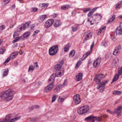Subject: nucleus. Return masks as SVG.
Listing matches in <instances>:
<instances>
[{"mask_svg":"<svg viewBox=\"0 0 122 122\" xmlns=\"http://www.w3.org/2000/svg\"><path fill=\"white\" fill-rule=\"evenodd\" d=\"M34 66H36V67H38V66L37 64V62H36L35 63H34Z\"/></svg>","mask_w":122,"mask_h":122,"instance_id":"obj_59","label":"nucleus"},{"mask_svg":"<svg viewBox=\"0 0 122 122\" xmlns=\"http://www.w3.org/2000/svg\"><path fill=\"white\" fill-rule=\"evenodd\" d=\"M66 81V80H65L64 81V82H63V84H62V85L61 86H64V85H65V82Z\"/></svg>","mask_w":122,"mask_h":122,"instance_id":"obj_64","label":"nucleus"},{"mask_svg":"<svg viewBox=\"0 0 122 122\" xmlns=\"http://www.w3.org/2000/svg\"><path fill=\"white\" fill-rule=\"evenodd\" d=\"M79 27L77 25H73L71 27L72 30L74 32L76 31L79 28Z\"/></svg>","mask_w":122,"mask_h":122,"instance_id":"obj_22","label":"nucleus"},{"mask_svg":"<svg viewBox=\"0 0 122 122\" xmlns=\"http://www.w3.org/2000/svg\"><path fill=\"white\" fill-rule=\"evenodd\" d=\"M116 32V35H122V23H120L119 26L117 28Z\"/></svg>","mask_w":122,"mask_h":122,"instance_id":"obj_12","label":"nucleus"},{"mask_svg":"<svg viewBox=\"0 0 122 122\" xmlns=\"http://www.w3.org/2000/svg\"><path fill=\"white\" fill-rule=\"evenodd\" d=\"M90 10V8H85L83 10V11L84 13H86Z\"/></svg>","mask_w":122,"mask_h":122,"instance_id":"obj_37","label":"nucleus"},{"mask_svg":"<svg viewBox=\"0 0 122 122\" xmlns=\"http://www.w3.org/2000/svg\"><path fill=\"white\" fill-rule=\"evenodd\" d=\"M85 120L87 121L91 120L92 122H95V121L99 122L101 120V118L100 117H97L91 115L86 118Z\"/></svg>","mask_w":122,"mask_h":122,"instance_id":"obj_6","label":"nucleus"},{"mask_svg":"<svg viewBox=\"0 0 122 122\" xmlns=\"http://www.w3.org/2000/svg\"><path fill=\"white\" fill-rule=\"evenodd\" d=\"M39 120V119L38 117H36L35 118L32 119L31 121L33 122H36L38 121Z\"/></svg>","mask_w":122,"mask_h":122,"instance_id":"obj_41","label":"nucleus"},{"mask_svg":"<svg viewBox=\"0 0 122 122\" xmlns=\"http://www.w3.org/2000/svg\"><path fill=\"white\" fill-rule=\"evenodd\" d=\"M70 8V5H66L62 6L61 7V9L62 10H65L66 9H68Z\"/></svg>","mask_w":122,"mask_h":122,"instance_id":"obj_28","label":"nucleus"},{"mask_svg":"<svg viewBox=\"0 0 122 122\" xmlns=\"http://www.w3.org/2000/svg\"><path fill=\"white\" fill-rule=\"evenodd\" d=\"M122 73V66L121 67L120 70H118V74L115 76L112 79L111 83L112 84L114 82L117 81L120 75H121Z\"/></svg>","mask_w":122,"mask_h":122,"instance_id":"obj_9","label":"nucleus"},{"mask_svg":"<svg viewBox=\"0 0 122 122\" xmlns=\"http://www.w3.org/2000/svg\"><path fill=\"white\" fill-rule=\"evenodd\" d=\"M83 76V74L82 73H80L78 74V75L76 76V80L77 81H79L81 80Z\"/></svg>","mask_w":122,"mask_h":122,"instance_id":"obj_18","label":"nucleus"},{"mask_svg":"<svg viewBox=\"0 0 122 122\" xmlns=\"http://www.w3.org/2000/svg\"><path fill=\"white\" fill-rule=\"evenodd\" d=\"M94 80L95 81V82L97 83H99L97 87V89L102 87L101 88L102 90H101L100 91V92H103L104 91L105 87V85L106 83H107L109 81V80L107 79L101 83H99L100 82L101 80L100 79L98 78H96V76L94 79Z\"/></svg>","mask_w":122,"mask_h":122,"instance_id":"obj_3","label":"nucleus"},{"mask_svg":"<svg viewBox=\"0 0 122 122\" xmlns=\"http://www.w3.org/2000/svg\"><path fill=\"white\" fill-rule=\"evenodd\" d=\"M113 21L112 20V19H111V18H110L108 21V23H110L111 24L112 23Z\"/></svg>","mask_w":122,"mask_h":122,"instance_id":"obj_54","label":"nucleus"},{"mask_svg":"<svg viewBox=\"0 0 122 122\" xmlns=\"http://www.w3.org/2000/svg\"><path fill=\"white\" fill-rule=\"evenodd\" d=\"M35 108H38L39 107V106L38 105H35L34 106Z\"/></svg>","mask_w":122,"mask_h":122,"instance_id":"obj_62","label":"nucleus"},{"mask_svg":"<svg viewBox=\"0 0 122 122\" xmlns=\"http://www.w3.org/2000/svg\"><path fill=\"white\" fill-rule=\"evenodd\" d=\"M64 99L62 98H60V97H59V98L58 99V102H62L64 101Z\"/></svg>","mask_w":122,"mask_h":122,"instance_id":"obj_44","label":"nucleus"},{"mask_svg":"<svg viewBox=\"0 0 122 122\" xmlns=\"http://www.w3.org/2000/svg\"><path fill=\"white\" fill-rule=\"evenodd\" d=\"M34 25H30V27L31 28V29H33V28H34Z\"/></svg>","mask_w":122,"mask_h":122,"instance_id":"obj_63","label":"nucleus"},{"mask_svg":"<svg viewBox=\"0 0 122 122\" xmlns=\"http://www.w3.org/2000/svg\"><path fill=\"white\" fill-rule=\"evenodd\" d=\"M0 28L1 29L3 30H4L5 28V26L4 25H2L0 26Z\"/></svg>","mask_w":122,"mask_h":122,"instance_id":"obj_52","label":"nucleus"},{"mask_svg":"<svg viewBox=\"0 0 122 122\" xmlns=\"http://www.w3.org/2000/svg\"><path fill=\"white\" fill-rule=\"evenodd\" d=\"M101 58L98 57L94 62L93 65L95 67L97 68L99 66L101 61Z\"/></svg>","mask_w":122,"mask_h":122,"instance_id":"obj_14","label":"nucleus"},{"mask_svg":"<svg viewBox=\"0 0 122 122\" xmlns=\"http://www.w3.org/2000/svg\"><path fill=\"white\" fill-rule=\"evenodd\" d=\"M40 32V30H37L35 31L34 33L33 34V36H34L38 32Z\"/></svg>","mask_w":122,"mask_h":122,"instance_id":"obj_45","label":"nucleus"},{"mask_svg":"<svg viewBox=\"0 0 122 122\" xmlns=\"http://www.w3.org/2000/svg\"><path fill=\"white\" fill-rule=\"evenodd\" d=\"M55 73H53L51 76L50 78L49 79L48 81L49 82L51 81L53 84V82L54 81L55 78Z\"/></svg>","mask_w":122,"mask_h":122,"instance_id":"obj_20","label":"nucleus"},{"mask_svg":"<svg viewBox=\"0 0 122 122\" xmlns=\"http://www.w3.org/2000/svg\"><path fill=\"white\" fill-rule=\"evenodd\" d=\"M113 94L117 95H120L122 94V92L118 91H114L113 92Z\"/></svg>","mask_w":122,"mask_h":122,"instance_id":"obj_30","label":"nucleus"},{"mask_svg":"<svg viewBox=\"0 0 122 122\" xmlns=\"http://www.w3.org/2000/svg\"><path fill=\"white\" fill-rule=\"evenodd\" d=\"M75 51L74 50H72L69 53V55L70 57H72L74 55Z\"/></svg>","mask_w":122,"mask_h":122,"instance_id":"obj_34","label":"nucleus"},{"mask_svg":"<svg viewBox=\"0 0 122 122\" xmlns=\"http://www.w3.org/2000/svg\"><path fill=\"white\" fill-rule=\"evenodd\" d=\"M94 41H93L92 43V44L91 45V47H90V50H91V51H92V48H93V47L94 46Z\"/></svg>","mask_w":122,"mask_h":122,"instance_id":"obj_49","label":"nucleus"},{"mask_svg":"<svg viewBox=\"0 0 122 122\" xmlns=\"http://www.w3.org/2000/svg\"><path fill=\"white\" fill-rule=\"evenodd\" d=\"M18 54V52L16 51L13 52L11 53L10 55V58L12 59H14Z\"/></svg>","mask_w":122,"mask_h":122,"instance_id":"obj_25","label":"nucleus"},{"mask_svg":"<svg viewBox=\"0 0 122 122\" xmlns=\"http://www.w3.org/2000/svg\"><path fill=\"white\" fill-rule=\"evenodd\" d=\"M62 85V84H59V85L57 86L56 88H55L54 90V91L55 92H59L60 89V87H61V86Z\"/></svg>","mask_w":122,"mask_h":122,"instance_id":"obj_23","label":"nucleus"},{"mask_svg":"<svg viewBox=\"0 0 122 122\" xmlns=\"http://www.w3.org/2000/svg\"><path fill=\"white\" fill-rule=\"evenodd\" d=\"M42 7H47L48 5V4L47 3H43L41 4Z\"/></svg>","mask_w":122,"mask_h":122,"instance_id":"obj_47","label":"nucleus"},{"mask_svg":"<svg viewBox=\"0 0 122 122\" xmlns=\"http://www.w3.org/2000/svg\"><path fill=\"white\" fill-rule=\"evenodd\" d=\"M107 112H108L111 114H114V112H113L112 111H111L109 109H108L107 111Z\"/></svg>","mask_w":122,"mask_h":122,"instance_id":"obj_43","label":"nucleus"},{"mask_svg":"<svg viewBox=\"0 0 122 122\" xmlns=\"http://www.w3.org/2000/svg\"><path fill=\"white\" fill-rule=\"evenodd\" d=\"M86 36L84 39V41H86L87 40L91 38L92 35V32H90L88 33H85Z\"/></svg>","mask_w":122,"mask_h":122,"instance_id":"obj_15","label":"nucleus"},{"mask_svg":"<svg viewBox=\"0 0 122 122\" xmlns=\"http://www.w3.org/2000/svg\"><path fill=\"white\" fill-rule=\"evenodd\" d=\"M73 99V101L76 104H78L80 103L81 101L80 95L79 94H77L74 96Z\"/></svg>","mask_w":122,"mask_h":122,"instance_id":"obj_10","label":"nucleus"},{"mask_svg":"<svg viewBox=\"0 0 122 122\" xmlns=\"http://www.w3.org/2000/svg\"><path fill=\"white\" fill-rule=\"evenodd\" d=\"M106 28V26H104L101 29H100L99 30V31H98V33H100L104 31L105 30Z\"/></svg>","mask_w":122,"mask_h":122,"instance_id":"obj_32","label":"nucleus"},{"mask_svg":"<svg viewBox=\"0 0 122 122\" xmlns=\"http://www.w3.org/2000/svg\"><path fill=\"white\" fill-rule=\"evenodd\" d=\"M71 47V46L69 44H67L65 46L64 48V51L65 52H67L68 51L69 49V48Z\"/></svg>","mask_w":122,"mask_h":122,"instance_id":"obj_27","label":"nucleus"},{"mask_svg":"<svg viewBox=\"0 0 122 122\" xmlns=\"http://www.w3.org/2000/svg\"><path fill=\"white\" fill-rule=\"evenodd\" d=\"M56 95H54L52 97V102H54L56 99Z\"/></svg>","mask_w":122,"mask_h":122,"instance_id":"obj_40","label":"nucleus"},{"mask_svg":"<svg viewBox=\"0 0 122 122\" xmlns=\"http://www.w3.org/2000/svg\"><path fill=\"white\" fill-rule=\"evenodd\" d=\"M58 50V46L56 45L51 47L49 50V53L50 55L53 56L57 53Z\"/></svg>","mask_w":122,"mask_h":122,"instance_id":"obj_5","label":"nucleus"},{"mask_svg":"<svg viewBox=\"0 0 122 122\" xmlns=\"http://www.w3.org/2000/svg\"><path fill=\"white\" fill-rule=\"evenodd\" d=\"M58 14L57 13H54L52 16L54 17H55L58 15Z\"/></svg>","mask_w":122,"mask_h":122,"instance_id":"obj_60","label":"nucleus"},{"mask_svg":"<svg viewBox=\"0 0 122 122\" xmlns=\"http://www.w3.org/2000/svg\"><path fill=\"white\" fill-rule=\"evenodd\" d=\"M54 86V85L52 83H51L50 84L47 86L44 90V92H48L52 89Z\"/></svg>","mask_w":122,"mask_h":122,"instance_id":"obj_13","label":"nucleus"},{"mask_svg":"<svg viewBox=\"0 0 122 122\" xmlns=\"http://www.w3.org/2000/svg\"><path fill=\"white\" fill-rule=\"evenodd\" d=\"M91 52V51L88 52L84 54L82 58V59H83L82 60L84 59L85 58L87 57L90 54Z\"/></svg>","mask_w":122,"mask_h":122,"instance_id":"obj_31","label":"nucleus"},{"mask_svg":"<svg viewBox=\"0 0 122 122\" xmlns=\"http://www.w3.org/2000/svg\"><path fill=\"white\" fill-rule=\"evenodd\" d=\"M15 91H12L11 89L6 91L5 92L0 94V100L4 98V99L6 102L12 100L13 95L15 93Z\"/></svg>","mask_w":122,"mask_h":122,"instance_id":"obj_2","label":"nucleus"},{"mask_svg":"<svg viewBox=\"0 0 122 122\" xmlns=\"http://www.w3.org/2000/svg\"><path fill=\"white\" fill-rule=\"evenodd\" d=\"M25 24H26V28H27L29 27V26L30 25V22H27L25 23Z\"/></svg>","mask_w":122,"mask_h":122,"instance_id":"obj_50","label":"nucleus"},{"mask_svg":"<svg viewBox=\"0 0 122 122\" xmlns=\"http://www.w3.org/2000/svg\"><path fill=\"white\" fill-rule=\"evenodd\" d=\"M46 15H41L38 20V21L40 23L42 22L46 18Z\"/></svg>","mask_w":122,"mask_h":122,"instance_id":"obj_17","label":"nucleus"},{"mask_svg":"<svg viewBox=\"0 0 122 122\" xmlns=\"http://www.w3.org/2000/svg\"><path fill=\"white\" fill-rule=\"evenodd\" d=\"M35 69V67L34 66H30L29 69H28V71H32Z\"/></svg>","mask_w":122,"mask_h":122,"instance_id":"obj_33","label":"nucleus"},{"mask_svg":"<svg viewBox=\"0 0 122 122\" xmlns=\"http://www.w3.org/2000/svg\"><path fill=\"white\" fill-rule=\"evenodd\" d=\"M118 52V50L115 49L114 51L113 54L114 55H116Z\"/></svg>","mask_w":122,"mask_h":122,"instance_id":"obj_38","label":"nucleus"},{"mask_svg":"<svg viewBox=\"0 0 122 122\" xmlns=\"http://www.w3.org/2000/svg\"><path fill=\"white\" fill-rule=\"evenodd\" d=\"M30 34L29 31L26 32L23 34V36L25 37H28L29 36Z\"/></svg>","mask_w":122,"mask_h":122,"instance_id":"obj_35","label":"nucleus"},{"mask_svg":"<svg viewBox=\"0 0 122 122\" xmlns=\"http://www.w3.org/2000/svg\"><path fill=\"white\" fill-rule=\"evenodd\" d=\"M5 51V50L3 48H0V54H3Z\"/></svg>","mask_w":122,"mask_h":122,"instance_id":"obj_39","label":"nucleus"},{"mask_svg":"<svg viewBox=\"0 0 122 122\" xmlns=\"http://www.w3.org/2000/svg\"><path fill=\"white\" fill-rule=\"evenodd\" d=\"M10 115L6 116L5 119H0V122H13L16 120L19 119L20 117H15L14 118L11 119V117Z\"/></svg>","mask_w":122,"mask_h":122,"instance_id":"obj_4","label":"nucleus"},{"mask_svg":"<svg viewBox=\"0 0 122 122\" xmlns=\"http://www.w3.org/2000/svg\"><path fill=\"white\" fill-rule=\"evenodd\" d=\"M37 10L38 8L36 7L32 8L30 9V10L31 12H36V11Z\"/></svg>","mask_w":122,"mask_h":122,"instance_id":"obj_36","label":"nucleus"},{"mask_svg":"<svg viewBox=\"0 0 122 122\" xmlns=\"http://www.w3.org/2000/svg\"><path fill=\"white\" fill-rule=\"evenodd\" d=\"M119 63V59L118 58H115L114 59L112 63L114 67L117 66Z\"/></svg>","mask_w":122,"mask_h":122,"instance_id":"obj_16","label":"nucleus"},{"mask_svg":"<svg viewBox=\"0 0 122 122\" xmlns=\"http://www.w3.org/2000/svg\"><path fill=\"white\" fill-rule=\"evenodd\" d=\"M21 26L23 27V30H24L26 28H26V24H21Z\"/></svg>","mask_w":122,"mask_h":122,"instance_id":"obj_51","label":"nucleus"},{"mask_svg":"<svg viewBox=\"0 0 122 122\" xmlns=\"http://www.w3.org/2000/svg\"><path fill=\"white\" fill-rule=\"evenodd\" d=\"M55 75V77H58L62 76L63 74L62 73L61 71H56V74Z\"/></svg>","mask_w":122,"mask_h":122,"instance_id":"obj_24","label":"nucleus"},{"mask_svg":"<svg viewBox=\"0 0 122 122\" xmlns=\"http://www.w3.org/2000/svg\"><path fill=\"white\" fill-rule=\"evenodd\" d=\"M61 24V21L59 20H57L55 21L53 25L54 27H57L60 26Z\"/></svg>","mask_w":122,"mask_h":122,"instance_id":"obj_19","label":"nucleus"},{"mask_svg":"<svg viewBox=\"0 0 122 122\" xmlns=\"http://www.w3.org/2000/svg\"><path fill=\"white\" fill-rule=\"evenodd\" d=\"M8 70L5 71L3 74V76H5L7 75L8 74Z\"/></svg>","mask_w":122,"mask_h":122,"instance_id":"obj_48","label":"nucleus"},{"mask_svg":"<svg viewBox=\"0 0 122 122\" xmlns=\"http://www.w3.org/2000/svg\"><path fill=\"white\" fill-rule=\"evenodd\" d=\"M64 63V61L62 60L58 62L56 65L55 66V68L56 71H61L62 66Z\"/></svg>","mask_w":122,"mask_h":122,"instance_id":"obj_8","label":"nucleus"},{"mask_svg":"<svg viewBox=\"0 0 122 122\" xmlns=\"http://www.w3.org/2000/svg\"><path fill=\"white\" fill-rule=\"evenodd\" d=\"M19 26H20L19 28L20 30L23 29V27L21 26V25H20Z\"/></svg>","mask_w":122,"mask_h":122,"instance_id":"obj_61","label":"nucleus"},{"mask_svg":"<svg viewBox=\"0 0 122 122\" xmlns=\"http://www.w3.org/2000/svg\"><path fill=\"white\" fill-rule=\"evenodd\" d=\"M10 1V0H5L4 1V4L6 5Z\"/></svg>","mask_w":122,"mask_h":122,"instance_id":"obj_53","label":"nucleus"},{"mask_svg":"<svg viewBox=\"0 0 122 122\" xmlns=\"http://www.w3.org/2000/svg\"><path fill=\"white\" fill-rule=\"evenodd\" d=\"M54 20L52 19H50L47 21L45 24V27L48 28L51 26L54 22Z\"/></svg>","mask_w":122,"mask_h":122,"instance_id":"obj_11","label":"nucleus"},{"mask_svg":"<svg viewBox=\"0 0 122 122\" xmlns=\"http://www.w3.org/2000/svg\"><path fill=\"white\" fill-rule=\"evenodd\" d=\"M81 61H78L76 66V67L77 68H78V66L80 65L81 64Z\"/></svg>","mask_w":122,"mask_h":122,"instance_id":"obj_42","label":"nucleus"},{"mask_svg":"<svg viewBox=\"0 0 122 122\" xmlns=\"http://www.w3.org/2000/svg\"><path fill=\"white\" fill-rule=\"evenodd\" d=\"M89 107L87 105L82 107L77 110L78 113L80 114H82L86 112L89 109Z\"/></svg>","mask_w":122,"mask_h":122,"instance_id":"obj_7","label":"nucleus"},{"mask_svg":"<svg viewBox=\"0 0 122 122\" xmlns=\"http://www.w3.org/2000/svg\"><path fill=\"white\" fill-rule=\"evenodd\" d=\"M121 111L119 112H118L117 113H116L117 114V116L118 117L119 116H121Z\"/></svg>","mask_w":122,"mask_h":122,"instance_id":"obj_56","label":"nucleus"},{"mask_svg":"<svg viewBox=\"0 0 122 122\" xmlns=\"http://www.w3.org/2000/svg\"><path fill=\"white\" fill-rule=\"evenodd\" d=\"M122 6V1H121L118 2L117 4L115 7L116 9L119 8Z\"/></svg>","mask_w":122,"mask_h":122,"instance_id":"obj_29","label":"nucleus"},{"mask_svg":"<svg viewBox=\"0 0 122 122\" xmlns=\"http://www.w3.org/2000/svg\"><path fill=\"white\" fill-rule=\"evenodd\" d=\"M122 109V107L119 106L116 109L114 110V114L115 113H117L121 111Z\"/></svg>","mask_w":122,"mask_h":122,"instance_id":"obj_21","label":"nucleus"},{"mask_svg":"<svg viewBox=\"0 0 122 122\" xmlns=\"http://www.w3.org/2000/svg\"><path fill=\"white\" fill-rule=\"evenodd\" d=\"M97 8V7H95L92 9L91 12H90L87 15L88 17V21H90L91 23V25H93L96 23L97 20H98L101 19L102 16L100 14H96L93 16V13Z\"/></svg>","mask_w":122,"mask_h":122,"instance_id":"obj_1","label":"nucleus"},{"mask_svg":"<svg viewBox=\"0 0 122 122\" xmlns=\"http://www.w3.org/2000/svg\"><path fill=\"white\" fill-rule=\"evenodd\" d=\"M115 15H113L111 18L113 21L115 19Z\"/></svg>","mask_w":122,"mask_h":122,"instance_id":"obj_57","label":"nucleus"},{"mask_svg":"<svg viewBox=\"0 0 122 122\" xmlns=\"http://www.w3.org/2000/svg\"><path fill=\"white\" fill-rule=\"evenodd\" d=\"M18 40V39L16 38L12 42L13 43H14Z\"/></svg>","mask_w":122,"mask_h":122,"instance_id":"obj_58","label":"nucleus"},{"mask_svg":"<svg viewBox=\"0 0 122 122\" xmlns=\"http://www.w3.org/2000/svg\"><path fill=\"white\" fill-rule=\"evenodd\" d=\"M34 106H31V107H29V109L30 110H33L34 108H35Z\"/></svg>","mask_w":122,"mask_h":122,"instance_id":"obj_55","label":"nucleus"},{"mask_svg":"<svg viewBox=\"0 0 122 122\" xmlns=\"http://www.w3.org/2000/svg\"><path fill=\"white\" fill-rule=\"evenodd\" d=\"M10 59H11L10 57H9L8 58H7L6 59V60L5 61V62H4V63H8L9 61H10Z\"/></svg>","mask_w":122,"mask_h":122,"instance_id":"obj_46","label":"nucleus"},{"mask_svg":"<svg viewBox=\"0 0 122 122\" xmlns=\"http://www.w3.org/2000/svg\"><path fill=\"white\" fill-rule=\"evenodd\" d=\"M96 78H98L101 80V78H105V76L104 75L102 74H97L96 75Z\"/></svg>","mask_w":122,"mask_h":122,"instance_id":"obj_26","label":"nucleus"}]
</instances>
